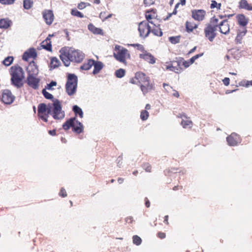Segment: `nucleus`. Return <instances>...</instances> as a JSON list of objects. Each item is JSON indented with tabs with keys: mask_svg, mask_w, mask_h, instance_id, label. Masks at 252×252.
<instances>
[{
	"mask_svg": "<svg viewBox=\"0 0 252 252\" xmlns=\"http://www.w3.org/2000/svg\"><path fill=\"white\" fill-rule=\"evenodd\" d=\"M47 111L48 114L52 116L54 119H63L65 116L64 112L62 110L61 104L59 100L54 99L53 103L46 105L44 103H41L38 106V115L44 114Z\"/></svg>",
	"mask_w": 252,
	"mask_h": 252,
	"instance_id": "nucleus-1",
	"label": "nucleus"
},
{
	"mask_svg": "<svg viewBox=\"0 0 252 252\" xmlns=\"http://www.w3.org/2000/svg\"><path fill=\"white\" fill-rule=\"evenodd\" d=\"M60 52V58L66 66H69L71 62L80 63L84 58V54L81 51L72 47L63 48Z\"/></svg>",
	"mask_w": 252,
	"mask_h": 252,
	"instance_id": "nucleus-2",
	"label": "nucleus"
},
{
	"mask_svg": "<svg viewBox=\"0 0 252 252\" xmlns=\"http://www.w3.org/2000/svg\"><path fill=\"white\" fill-rule=\"evenodd\" d=\"M12 84L17 88L22 86V80L24 78L23 70L19 66H13L10 68Z\"/></svg>",
	"mask_w": 252,
	"mask_h": 252,
	"instance_id": "nucleus-3",
	"label": "nucleus"
},
{
	"mask_svg": "<svg viewBox=\"0 0 252 252\" xmlns=\"http://www.w3.org/2000/svg\"><path fill=\"white\" fill-rule=\"evenodd\" d=\"M78 78L74 74H69L65 84V90L67 94L71 96L75 94L77 87Z\"/></svg>",
	"mask_w": 252,
	"mask_h": 252,
	"instance_id": "nucleus-4",
	"label": "nucleus"
},
{
	"mask_svg": "<svg viewBox=\"0 0 252 252\" xmlns=\"http://www.w3.org/2000/svg\"><path fill=\"white\" fill-rule=\"evenodd\" d=\"M115 50L116 53H114V56L119 62L125 63L126 60L130 58V54L128 50L123 47L116 45Z\"/></svg>",
	"mask_w": 252,
	"mask_h": 252,
	"instance_id": "nucleus-5",
	"label": "nucleus"
},
{
	"mask_svg": "<svg viewBox=\"0 0 252 252\" xmlns=\"http://www.w3.org/2000/svg\"><path fill=\"white\" fill-rule=\"evenodd\" d=\"M138 31L140 36L142 38H145L150 32L151 28L146 21H143L139 24Z\"/></svg>",
	"mask_w": 252,
	"mask_h": 252,
	"instance_id": "nucleus-6",
	"label": "nucleus"
},
{
	"mask_svg": "<svg viewBox=\"0 0 252 252\" xmlns=\"http://www.w3.org/2000/svg\"><path fill=\"white\" fill-rule=\"evenodd\" d=\"M14 99L15 97L9 90H5L3 91L1 99L4 103L10 104L13 102Z\"/></svg>",
	"mask_w": 252,
	"mask_h": 252,
	"instance_id": "nucleus-7",
	"label": "nucleus"
},
{
	"mask_svg": "<svg viewBox=\"0 0 252 252\" xmlns=\"http://www.w3.org/2000/svg\"><path fill=\"white\" fill-rule=\"evenodd\" d=\"M217 30V26L209 25L205 29V36L208 37L210 41H212L216 36L215 31Z\"/></svg>",
	"mask_w": 252,
	"mask_h": 252,
	"instance_id": "nucleus-8",
	"label": "nucleus"
},
{
	"mask_svg": "<svg viewBox=\"0 0 252 252\" xmlns=\"http://www.w3.org/2000/svg\"><path fill=\"white\" fill-rule=\"evenodd\" d=\"M192 17L195 20L200 21L203 20L206 14V12L204 10H193L191 11Z\"/></svg>",
	"mask_w": 252,
	"mask_h": 252,
	"instance_id": "nucleus-9",
	"label": "nucleus"
},
{
	"mask_svg": "<svg viewBox=\"0 0 252 252\" xmlns=\"http://www.w3.org/2000/svg\"><path fill=\"white\" fill-rule=\"evenodd\" d=\"M42 14L46 23L49 25H51L53 22L54 18L53 11L51 10H45Z\"/></svg>",
	"mask_w": 252,
	"mask_h": 252,
	"instance_id": "nucleus-10",
	"label": "nucleus"
},
{
	"mask_svg": "<svg viewBox=\"0 0 252 252\" xmlns=\"http://www.w3.org/2000/svg\"><path fill=\"white\" fill-rule=\"evenodd\" d=\"M28 76H37L38 74V69L34 62H31L27 68Z\"/></svg>",
	"mask_w": 252,
	"mask_h": 252,
	"instance_id": "nucleus-11",
	"label": "nucleus"
},
{
	"mask_svg": "<svg viewBox=\"0 0 252 252\" xmlns=\"http://www.w3.org/2000/svg\"><path fill=\"white\" fill-rule=\"evenodd\" d=\"M228 144L231 146H234L240 142V138L239 136L235 133H232L226 138Z\"/></svg>",
	"mask_w": 252,
	"mask_h": 252,
	"instance_id": "nucleus-12",
	"label": "nucleus"
},
{
	"mask_svg": "<svg viewBox=\"0 0 252 252\" xmlns=\"http://www.w3.org/2000/svg\"><path fill=\"white\" fill-rule=\"evenodd\" d=\"M36 76H28L27 83L32 88L36 89L39 87V79L36 77Z\"/></svg>",
	"mask_w": 252,
	"mask_h": 252,
	"instance_id": "nucleus-13",
	"label": "nucleus"
},
{
	"mask_svg": "<svg viewBox=\"0 0 252 252\" xmlns=\"http://www.w3.org/2000/svg\"><path fill=\"white\" fill-rule=\"evenodd\" d=\"M140 58L144 59L145 61L151 64H155L156 63V58L150 53L146 51L140 54Z\"/></svg>",
	"mask_w": 252,
	"mask_h": 252,
	"instance_id": "nucleus-14",
	"label": "nucleus"
},
{
	"mask_svg": "<svg viewBox=\"0 0 252 252\" xmlns=\"http://www.w3.org/2000/svg\"><path fill=\"white\" fill-rule=\"evenodd\" d=\"M141 91L145 94L150 90H153L154 88V85L150 83L149 79L147 80V83H144L140 86Z\"/></svg>",
	"mask_w": 252,
	"mask_h": 252,
	"instance_id": "nucleus-15",
	"label": "nucleus"
},
{
	"mask_svg": "<svg viewBox=\"0 0 252 252\" xmlns=\"http://www.w3.org/2000/svg\"><path fill=\"white\" fill-rule=\"evenodd\" d=\"M136 79H137L138 83L143 84L144 83H147V80L149 78L146 76V75L142 72H137L136 73Z\"/></svg>",
	"mask_w": 252,
	"mask_h": 252,
	"instance_id": "nucleus-16",
	"label": "nucleus"
},
{
	"mask_svg": "<svg viewBox=\"0 0 252 252\" xmlns=\"http://www.w3.org/2000/svg\"><path fill=\"white\" fill-rule=\"evenodd\" d=\"M220 32L223 34H227L230 30L229 26L226 20L222 21L220 24Z\"/></svg>",
	"mask_w": 252,
	"mask_h": 252,
	"instance_id": "nucleus-17",
	"label": "nucleus"
},
{
	"mask_svg": "<svg viewBox=\"0 0 252 252\" xmlns=\"http://www.w3.org/2000/svg\"><path fill=\"white\" fill-rule=\"evenodd\" d=\"M72 128L73 129L74 131L76 133H80L82 132L83 129V126L78 121H76L75 119L73 121V124L72 126Z\"/></svg>",
	"mask_w": 252,
	"mask_h": 252,
	"instance_id": "nucleus-18",
	"label": "nucleus"
},
{
	"mask_svg": "<svg viewBox=\"0 0 252 252\" xmlns=\"http://www.w3.org/2000/svg\"><path fill=\"white\" fill-rule=\"evenodd\" d=\"M12 22L8 18H3L0 20V29H7L11 25Z\"/></svg>",
	"mask_w": 252,
	"mask_h": 252,
	"instance_id": "nucleus-19",
	"label": "nucleus"
},
{
	"mask_svg": "<svg viewBox=\"0 0 252 252\" xmlns=\"http://www.w3.org/2000/svg\"><path fill=\"white\" fill-rule=\"evenodd\" d=\"M52 35H49V36L46 38V39L43 41L41 43L42 47L46 49L48 51H51L52 45L50 41V37Z\"/></svg>",
	"mask_w": 252,
	"mask_h": 252,
	"instance_id": "nucleus-20",
	"label": "nucleus"
},
{
	"mask_svg": "<svg viewBox=\"0 0 252 252\" xmlns=\"http://www.w3.org/2000/svg\"><path fill=\"white\" fill-rule=\"evenodd\" d=\"M88 29L94 34H103V31L101 29L97 28L94 26L92 24L88 25Z\"/></svg>",
	"mask_w": 252,
	"mask_h": 252,
	"instance_id": "nucleus-21",
	"label": "nucleus"
},
{
	"mask_svg": "<svg viewBox=\"0 0 252 252\" xmlns=\"http://www.w3.org/2000/svg\"><path fill=\"white\" fill-rule=\"evenodd\" d=\"M237 19L239 24L243 27H245L248 23V19L244 15H238Z\"/></svg>",
	"mask_w": 252,
	"mask_h": 252,
	"instance_id": "nucleus-22",
	"label": "nucleus"
},
{
	"mask_svg": "<svg viewBox=\"0 0 252 252\" xmlns=\"http://www.w3.org/2000/svg\"><path fill=\"white\" fill-rule=\"evenodd\" d=\"M239 7L248 10H252V6L249 5L246 0H241L239 2Z\"/></svg>",
	"mask_w": 252,
	"mask_h": 252,
	"instance_id": "nucleus-23",
	"label": "nucleus"
},
{
	"mask_svg": "<svg viewBox=\"0 0 252 252\" xmlns=\"http://www.w3.org/2000/svg\"><path fill=\"white\" fill-rule=\"evenodd\" d=\"M95 61L93 60H89L87 63H85L81 66V69L82 70H87L91 68V67L94 64Z\"/></svg>",
	"mask_w": 252,
	"mask_h": 252,
	"instance_id": "nucleus-24",
	"label": "nucleus"
},
{
	"mask_svg": "<svg viewBox=\"0 0 252 252\" xmlns=\"http://www.w3.org/2000/svg\"><path fill=\"white\" fill-rule=\"evenodd\" d=\"M93 65L94 66V69L93 71V73L94 74H97L103 67V64L100 62H95V63H94Z\"/></svg>",
	"mask_w": 252,
	"mask_h": 252,
	"instance_id": "nucleus-25",
	"label": "nucleus"
},
{
	"mask_svg": "<svg viewBox=\"0 0 252 252\" xmlns=\"http://www.w3.org/2000/svg\"><path fill=\"white\" fill-rule=\"evenodd\" d=\"M247 32V30L246 28H244L243 31H239L236 37L235 40L237 42V43H241V39H242L243 37L245 36Z\"/></svg>",
	"mask_w": 252,
	"mask_h": 252,
	"instance_id": "nucleus-26",
	"label": "nucleus"
},
{
	"mask_svg": "<svg viewBox=\"0 0 252 252\" xmlns=\"http://www.w3.org/2000/svg\"><path fill=\"white\" fill-rule=\"evenodd\" d=\"M75 120V118H71L67 120L65 123L63 124V127L65 130L68 129L70 127H72L73 121Z\"/></svg>",
	"mask_w": 252,
	"mask_h": 252,
	"instance_id": "nucleus-27",
	"label": "nucleus"
},
{
	"mask_svg": "<svg viewBox=\"0 0 252 252\" xmlns=\"http://www.w3.org/2000/svg\"><path fill=\"white\" fill-rule=\"evenodd\" d=\"M73 111L76 114H78L82 118L83 117V112L81 108L77 105H74L73 107Z\"/></svg>",
	"mask_w": 252,
	"mask_h": 252,
	"instance_id": "nucleus-28",
	"label": "nucleus"
},
{
	"mask_svg": "<svg viewBox=\"0 0 252 252\" xmlns=\"http://www.w3.org/2000/svg\"><path fill=\"white\" fill-rule=\"evenodd\" d=\"M33 5V1L32 0H24L23 1V6L25 9H29Z\"/></svg>",
	"mask_w": 252,
	"mask_h": 252,
	"instance_id": "nucleus-29",
	"label": "nucleus"
},
{
	"mask_svg": "<svg viewBox=\"0 0 252 252\" xmlns=\"http://www.w3.org/2000/svg\"><path fill=\"white\" fill-rule=\"evenodd\" d=\"M13 61V58L11 56L6 57L2 62V63L5 66H9L12 64Z\"/></svg>",
	"mask_w": 252,
	"mask_h": 252,
	"instance_id": "nucleus-30",
	"label": "nucleus"
},
{
	"mask_svg": "<svg viewBox=\"0 0 252 252\" xmlns=\"http://www.w3.org/2000/svg\"><path fill=\"white\" fill-rule=\"evenodd\" d=\"M184 128H190L192 126V122L189 120H183L181 123Z\"/></svg>",
	"mask_w": 252,
	"mask_h": 252,
	"instance_id": "nucleus-31",
	"label": "nucleus"
},
{
	"mask_svg": "<svg viewBox=\"0 0 252 252\" xmlns=\"http://www.w3.org/2000/svg\"><path fill=\"white\" fill-rule=\"evenodd\" d=\"M196 28L197 26L194 23L189 22H186V28L188 31L191 32L194 29Z\"/></svg>",
	"mask_w": 252,
	"mask_h": 252,
	"instance_id": "nucleus-32",
	"label": "nucleus"
},
{
	"mask_svg": "<svg viewBox=\"0 0 252 252\" xmlns=\"http://www.w3.org/2000/svg\"><path fill=\"white\" fill-rule=\"evenodd\" d=\"M125 74V70L124 69L120 68L115 72V75L118 78H122Z\"/></svg>",
	"mask_w": 252,
	"mask_h": 252,
	"instance_id": "nucleus-33",
	"label": "nucleus"
},
{
	"mask_svg": "<svg viewBox=\"0 0 252 252\" xmlns=\"http://www.w3.org/2000/svg\"><path fill=\"white\" fill-rule=\"evenodd\" d=\"M72 15L80 18H83L84 15L76 9H72L71 12Z\"/></svg>",
	"mask_w": 252,
	"mask_h": 252,
	"instance_id": "nucleus-34",
	"label": "nucleus"
},
{
	"mask_svg": "<svg viewBox=\"0 0 252 252\" xmlns=\"http://www.w3.org/2000/svg\"><path fill=\"white\" fill-rule=\"evenodd\" d=\"M133 243L136 245H140L141 243V239L137 235H134L133 236Z\"/></svg>",
	"mask_w": 252,
	"mask_h": 252,
	"instance_id": "nucleus-35",
	"label": "nucleus"
},
{
	"mask_svg": "<svg viewBox=\"0 0 252 252\" xmlns=\"http://www.w3.org/2000/svg\"><path fill=\"white\" fill-rule=\"evenodd\" d=\"M31 58H34L36 57V52L34 48H30L27 51Z\"/></svg>",
	"mask_w": 252,
	"mask_h": 252,
	"instance_id": "nucleus-36",
	"label": "nucleus"
},
{
	"mask_svg": "<svg viewBox=\"0 0 252 252\" xmlns=\"http://www.w3.org/2000/svg\"><path fill=\"white\" fill-rule=\"evenodd\" d=\"M180 36H171L169 38V41L172 43V44H176L179 42L180 41Z\"/></svg>",
	"mask_w": 252,
	"mask_h": 252,
	"instance_id": "nucleus-37",
	"label": "nucleus"
},
{
	"mask_svg": "<svg viewBox=\"0 0 252 252\" xmlns=\"http://www.w3.org/2000/svg\"><path fill=\"white\" fill-rule=\"evenodd\" d=\"M51 64L54 68L57 67L59 64V61L56 58H53L51 61Z\"/></svg>",
	"mask_w": 252,
	"mask_h": 252,
	"instance_id": "nucleus-38",
	"label": "nucleus"
},
{
	"mask_svg": "<svg viewBox=\"0 0 252 252\" xmlns=\"http://www.w3.org/2000/svg\"><path fill=\"white\" fill-rule=\"evenodd\" d=\"M149 117V113L146 110H143L140 114V118L143 121L146 120Z\"/></svg>",
	"mask_w": 252,
	"mask_h": 252,
	"instance_id": "nucleus-39",
	"label": "nucleus"
},
{
	"mask_svg": "<svg viewBox=\"0 0 252 252\" xmlns=\"http://www.w3.org/2000/svg\"><path fill=\"white\" fill-rule=\"evenodd\" d=\"M165 68L166 70H169L170 71H172L177 73H178V69L176 67L173 66L172 65H164Z\"/></svg>",
	"mask_w": 252,
	"mask_h": 252,
	"instance_id": "nucleus-40",
	"label": "nucleus"
},
{
	"mask_svg": "<svg viewBox=\"0 0 252 252\" xmlns=\"http://www.w3.org/2000/svg\"><path fill=\"white\" fill-rule=\"evenodd\" d=\"M42 94L44 97L47 99H52L53 98V96L52 94H50L49 93L47 92L45 89H43L42 90Z\"/></svg>",
	"mask_w": 252,
	"mask_h": 252,
	"instance_id": "nucleus-41",
	"label": "nucleus"
},
{
	"mask_svg": "<svg viewBox=\"0 0 252 252\" xmlns=\"http://www.w3.org/2000/svg\"><path fill=\"white\" fill-rule=\"evenodd\" d=\"M152 32L155 35L157 36H160L162 35V32L160 29H154Z\"/></svg>",
	"mask_w": 252,
	"mask_h": 252,
	"instance_id": "nucleus-42",
	"label": "nucleus"
},
{
	"mask_svg": "<svg viewBox=\"0 0 252 252\" xmlns=\"http://www.w3.org/2000/svg\"><path fill=\"white\" fill-rule=\"evenodd\" d=\"M16 0H0V3L2 4H13Z\"/></svg>",
	"mask_w": 252,
	"mask_h": 252,
	"instance_id": "nucleus-43",
	"label": "nucleus"
},
{
	"mask_svg": "<svg viewBox=\"0 0 252 252\" xmlns=\"http://www.w3.org/2000/svg\"><path fill=\"white\" fill-rule=\"evenodd\" d=\"M163 87L165 89V90L169 93L171 91H172L173 89L172 87L170 86L168 84L166 83H163Z\"/></svg>",
	"mask_w": 252,
	"mask_h": 252,
	"instance_id": "nucleus-44",
	"label": "nucleus"
},
{
	"mask_svg": "<svg viewBox=\"0 0 252 252\" xmlns=\"http://www.w3.org/2000/svg\"><path fill=\"white\" fill-rule=\"evenodd\" d=\"M57 85V82L54 81H51L49 84H47L46 89L48 90H52V87Z\"/></svg>",
	"mask_w": 252,
	"mask_h": 252,
	"instance_id": "nucleus-45",
	"label": "nucleus"
},
{
	"mask_svg": "<svg viewBox=\"0 0 252 252\" xmlns=\"http://www.w3.org/2000/svg\"><path fill=\"white\" fill-rule=\"evenodd\" d=\"M146 18L149 23H150L152 24H153L155 26H156V24L155 23V22L150 21V20L152 19V15L151 14L147 13L146 14Z\"/></svg>",
	"mask_w": 252,
	"mask_h": 252,
	"instance_id": "nucleus-46",
	"label": "nucleus"
},
{
	"mask_svg": "<svg viewBox=\"0 0 252 252\" xmlns=\"http://www.w3.org/2000/svg\"><path fill=\"white\" fill-rule=\"evenodd\" d=\"M87 5H90V4L89 3H85V2H80V3L78 4V8L79 9H83L84 8H85L87 6Z\"/></svg>",
	"mask_w": 252,
	"mask_h": 252,
	"instance_id": "nucleus-47",
	"label": "nucleus"
},
{
	"mask_svg": "<svg viewBox=\"0 0 252 252\" xmlns=\"http://www.w3.org/2000/svg\"><path fill=\"white\" fill-rule=\"evenodd\" d=\"M59 195L63 197H66L67 196L66 191L63 188L61 189V191L59 193Z\"/></svg>",
	"mask_w": 252,
	"mask_h": 252,
	"instance_id": "nucleus-48",
	"label": "nucleus"
},
{
	"mask_svg": "<svg viewBox=\"0 0 252 252\" xmlns=\"http://www.w3.org/2000/svg\"><path fill=\"white\" fill-rule=\"evenodd\" d=\"M31 58L30 55H29L28 52L26 51V52H25V53H24L23 55V59L24 60V61H28V59Z\"/></svg>",
	"mask_w": 252,
	"mask_h": 252,
	"instance_id": "nucleus-49",
	"label": "nucleus"
},
{
	"mask_svg": "<svg viewBox=\"0 0 252 252\" xmlns=\"http://www.w3.org/2000/svg\"><path fill=\"white\" fill-rule=\"evenodd\" d=\"M144 3L146 6H150L154 3V0H144Z\"/></svg>",
	"mask_w": 252,
	"mask_h": 252,
	"instance_id": "nucleus-50",
	"label": "nucleus"
},
{
	"mask_svg": "<svg viewBox=\"0 0 252 252\" xmlns=\"http://www.w3.org/2000/svg\"><path fill=\"white\" fill-rule=\"evenodd\" d=\"M144 168H145L146 171L150 172L151 171V166L149 165L148 163L145 164L144 165Z\"/></svg>",
	"mask_w": 252,
	"mask_h": 252,
	"instance_id": "nucleus-51",
	"label": "nucleus"
},
{
	"mask_svg": "<svg viewBox=\"0 0 252 252\" xmlns=\"http://www.w3.org/2000/svg\"><path fill=\"white\" fill-rule=\"evenodd\" d=\"M38 116L44 122H47L48 121L47 117L45 116L44 114H40Z\"/></svg>",
	"mask_w": 252,
	"mask_h": 252,
	"instance_id": "nucleus-52",
	"label": "nucleus"
},
{
	"mask_svg": "<svg viewBox=\"0 0 252 252\" xmlns=\"http://www.w3.org/2000/svg\"><path fill=\"white\" fill-rule=\"evenodd\" d=\"M223 84L225 86H228L229 84V78L225 77L224 79L222 80Z\"/></svg>",
	"mask_w": 252,
	"mask_h": 252,
	"instance_id": "nucleus-53",
	"label": "nucleus"
},
{
	"mask_svg": "<svg viewBox=\"0 0 252 252\" xmlns=\"http://www.w3.org/2000/svg\"><path fill=\"white\" fill-rule=\"evenodd\" d=\"M218 6V3L215 1V0H212V3L211 4V8H214L215 7H217Z\"/></svg>",
	"mask_w": 252,
	"mask_h": 252,
	"instance_id": "nucleus-54",
	"label": "nucleus"
},
{
	"mask_svg": "<svg viewBox=\"0 0 252 252\" xmlns=\"http://www.w3.org/2000/svg\"><path fill=\"white\" fill-rule=\"evenodd\" d=\"M246 84L245 85H243V86H245L246 87H249L250 86H252V80L251 81H246Z\"/></svg>",
	"mask_w": 252,
	"mask_h": 252,
	"instance_id": "nucleus-55",
	"label": "nucleus"
},
{
	"mask_svg": "<svg viewBox=\"0 0 252 252\" xmlns=\"http://www.w3.org/2000/svg\"><path fill=\"white\" fill-rule=\"evenodd\" d=\"M191 64H190V62L189 60L183 62V65L185 66V67L187 68Z\"/></svg>",
	"mask_w": 252,
	"mask_h": 252,
	"instance_id": "nucleus-56",
	"label": "nucleus"
},
{
	"mask_svg": "<svg viewBox=\"0 0 252 252\" xmlns=\"http://www.w3.org/2000/svg\"><path fill=\"white\" fill-rule=\"evenodd\" d=\"M126 221L127 223H130L132 222L133 221V218L132 217H128L126 219Z\"/></svg>",
	"mask_w": 252,
	"mask_h": 252,
	"instance_id": "nucleus-57",
	"label": "nucleus"
},
{
	"mask_svg": "<svg viewBox=\"0 0 252 252\" xmlns=\"http://www.w3.org/2000/svg\"><path fill=\"white\" fill-rule=\"evenodd\" d=\"M130 82L132 84H136L138 83V82L137 80V79H136V75H135L134 78H131L130 80Z\"/></svg>",
	"mask_w": 252,
	"mask_h": 252,
	"instance_id": "nucleus-58",
	"label": "nucleus"
},
{
	"mask_svg": "<svg viewBox=\"0 0 252 252\" xmlns=\"http://www.w3.org/2000/svg\"><path fill=\"white\" fill-rule=\"evenodd\" d=\"M172 91L173 92V93L172 94L173 96H175L176 97H178L179 96V94L177 91L173 90Z\"/></svg>",
	"mask_w": 252,
	"mask_h": 252,
	"instance_id": "nucleus-59",
	"label": "nucleus"
},
{
	"mask_svg": "<svg viewBox=\"0 0 252 252\" xmlns=\"http://www.w3.org/2000/svg\"><path fill=\"white\" fill-rule=\"evenodd\" d=\"M203 54L202 53V54H197V55H196L195 56H194L193 57H192V59H193V60L195 61L196 60H197L198 58H199V57H201L202 56H203Z\"/></svg>",
	"mask_w": 252,
	"mask_h": 252,
	"instance_id": "nucleus-60",
	"label": "nucleus"
},
{
	"mask_svg": "<svg viewBox=\"0 0 252 252\" xmlns=\"http://www.w3.org/2000/svg\"><path fill=\"white\" fill-rule=\"evenodd\" d=\"M203 54L202 53V54H197V55H196L195 56H194L193 57H192V59H193V60L195 61L196 60H197L198 58H199V57H201L202 56H203Z\"/></svg>",
	"mask_w": 252,
	"mask_h": 252,
	"instance_id": "nucleus-61",
	"label": "nucleus"
},
{
	"mask_svg": "<svg viewBox=\"0 0 252 252\" xmlns=\"http://www.w3.org/2000/svg\"><path fill=\"white\" fill-rule=\"evenodd\" d=\"M158 236L160 238H164L165 237V234L164 233H163V232H159L158 233Z\"/></svg>",
	"mask_w": 252,
	"mask_h": 252,
	"instance_id": "nucleus-62",
	"label": "nucleus"
},
{
	"mask_svg": "<svg viewBox=\"0 0 252 252\" xmlns=\"http://www.w3.org/2000/svg\"><path fill=\"white\" fill-rule=\"evenodd\" d=\"M49 133H50V134H51V135H55V134H56V131L55 130H50L49 131Z\"/></svg>",
	"mask_w": 252,
	"mask_h": 252,
	"instance_id": "nucleus-63",
	"label": "nucleus"
},
{
	"mask_svg": "<svg viewBox=\"0 0 252 252\" xmlns=\"http://www.w3.org/2000/svg\"><path fill=\"white\" fill-rule=\"evenodd\" d=\"M196 49V46L194 47L192 49H191L189 51V54L194 52L195 51Z\"/></svg>",
	"mask_w": 252,
	"mask_h": 252,
	"instance_id": "nucleus-64",
	"label": "nucleus"
}]
</instances>
